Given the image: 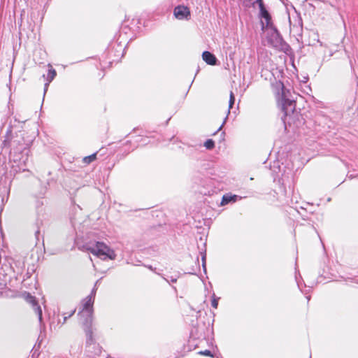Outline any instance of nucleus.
I'll return each instance as SVG.
<instances>
[{"label":"nucleus","mask_w":358,"mask_h":358,"mask_svg":"<svg viewBox=\"0 0 358 358\" xmlns=\"http://www.w3.org/2000/svg\"><path fill=\"white\" fill-rule=\"evenodd\" d=\"M3 141V149H9L10 157L15 164H13L12 169L15 173L26 171L25 163L28 160L27 146L22 137L21 131L13 134V128L8 127Z\"/></svg>","instance_id":"1"},{"label":"nucleus","mask_w":358,"mask_h":358,"mask_svg":"<svg viewBox=\"0 0 358 358\" xmlns=\"http://www.w3.org/2000/svg\"><path fill=\"white\" fill-rule=\"evenodd\" d=\"M274 92L278 96L280 103L283 115L281 117L285 124H290L289 119L294 115L296 108V101L291 91L287 89L283 83L280 80L275 81L271 84Z\"/></svg>","instance_id":"2"},{"label":"nucleus","mask_w":358,"mask_h":358,"mask_svg":"<svg viewBox=\"0 0 358 358\" xmlns=\"http://www.w3.org/2000/svg\"><path fill=\"white\" fill-rule=\"evenodd\" d=\"M83 250L89 251L92 254L102 258L113 260L116 257L115 251L103 242L87 243L83 245Z\"/></svg>","instance_id":"3"},{"label":"nucleus","mask_w":358,"mask_h":358,"mask_svg":"<svg viewBox=\"0 0 358 358\" xmlns=\"http://www.w3.org/2000/svg\"><path fill=\"white\" fill-rule=\"evenodd\" d=\"M94 298L87 296L81 301V309L78 313L80 317L84 329L92 328L93 320Z\"/></svg>","instance_id":"4"},{"label":"nucleus","mask_w":358,"mask_h":358,"mask_svg":"<svg viewBox=\"0 0 358 358\" xmlns=\"http://www.w3.org/2000/svg\"><path fill=\"white\" fill-rule=\"evenodd\" d=\"M267 27L270 29V31L267 34V40L271 45L282 50H285L289 48L288 44L284 41L280 33L273 24H271V25Z\"/></svg>","instance_id":"5"},{"label":"nucleus","mask_w":358,"mask_h":358,"mask_svg":"<svg viewBox=\"0 0 358 358\" xmlns=\"http://www.w3.org/2000/svg\"><path fill=\"white\" fill-rule=\"evenodd\" d=\"M125 45L122 42L117 41H112L107 48V55L111 64L114 62H118L124 56Z\"/></svg>","instance_id":"6"},{"label":"nucleus","mask_w":358,"mask_h":358,"mask_svg":"<svg viewBox=\"0 0 358 358\" xmlns=\"http://www.w3.org/2000/svg\"><path fill=\"white\" fill-rule=\"evenodd\" d=\"M26 300L28 303L31 304L34 312L36 313V314L38 316L40 324L41 325L42 322H43L42 310H41V306L38 305V303L36 301V297L31 295L29 293H27V296H26Z\"/></svg>","instance_id":"7"},{"label":"nucleus","mask_w":358,"mask_h":358,"mask_svg":"<svg viewBox=\"0 0 358 358\" xmlns=\"http://www.w3.org/2000/svg\"><path fill=\"white\" fill-rule=\"evenodd\" d=\"M175 17L178 20H188L190 17V10L185 6H178L173 11Z\"/></svg>","instance_id":"8"},{"label":"nucleus","mask_w":358,"mask_h":358,"mask_svg":"<svg viewBox=\"0 0 358 358\" xmlns=\"http://www.w3.org/2000/svg\"><path fill=\"white\" fill-rule=\"evenodd\" d=\"M132 138L134 139L127 141V145H132V148L130 150H129L128 152H129L130 151H133L135 148H138L140 145H145L150 142L148 137H144L141 135L135 136Z\"/></svg>","instance_id":"9"},{"label":"nucleus","mask_w":358,"mask_h":358,"mask_svg":"<svg viewBox=\"0 0 358 358\" xmlns=\"http://www.w3.org/2000/svg\"><path fill=\"white\" fill-rule=\"evenodd\" d=\"M202 58L209 65H215L217 62L216 57L209 51H204L202 53Z\"/></svg>","instance_id":"10"},{"label":"nucleus","mask_w":358,"mask_h":358,"mask_svg":"<svg viewBox=\"0 0 358 358\" xmlns=\"http://www.w3.org/2000/svg\"><path fill=\"white\" fill-rule=\"evenodd\" d=\"M260 15L262 18H264L266 20V26L268 27L271 25V24H273L271 22V17L268 11L266 9V8L260 9Z\"/></svg>","instance_id":"11"},{"label":"nucleus","mask_w":358,"mask_h":358,"mask_svg":"<svg viewBox=\"0 0 358 358\" xmlns=\"http://www.w3.org/2000/svg\"><path fill=\"white\" fill-rule=\"evenodd\" d=\"M237 197H238V196H236V195L225 194L222 196L221 205L224 206L226 204H228L229 203H230L231 201V198H237Z\"/></svg>","instance_id":"12"},{"label":"nucleus","mask_w":358,"mask_h":358,"mask_svg":"<svg viewBox=\"0 0 358 358\" xmlns=\"http://www.w3.org/2000/svg\"><path fill=\"white\" fill-rule=\"evenodd\" d=\"M55 76H56V71L54 69L50 68L48 70V72L47 74V80L48 81V83H50L55 78Z\"/></svg>","instance_id":"13"},{"label":"nucleus","mask_w":358,"mask_h":358,"mask_svg":"<svg viewBox=\"0 0 358 358\" xmlns=\"http://www.w3.org/2000/svg\"><path fill=\"white\" fill-rule=\"evenodd\" d=\"M96 153H93L89 156H87V157H85L83 158V162L85 163V164H90L91 162H92L95 159H96Z\"/></svg>","instance_id":"14"},{"label":"nucleus","mask_w":358,"mask_h":358,"mask_svg":"<svg viewBox=\"0 0 358 358\" xmlns=\"http://www.w3.org/2000/svg\"><path fill=\"white\" fill-rule=\"evenodd\" d=\"M204 146L206 147V148L207 150H212V149H213L215 148V142L212 139H208L204 143Z\"/></svg>","instance_id":"15"},{"label":"nucleus","mask_w":358,"mask_h":358,"mask_svg":"<svg viewBox=\"0 0 358 358\" xmlns=\"http://www.w3.org/2000/svg\"><path fill=\"white\" fill-rule=\"evenodd\" d=\"M234 102H235V96H234L233 92L231 91L230 96H229V101L228 113H230V109L233 107Z\"/></svg>","instance_id":"16"},{"label":"nucleus","mask_w":358,"mask_h":358,"mask_svg":"<svg viewBox=\"0 0 358 358\" xmlns=\"http://www.w3.org/2000/svg\"><path fill=\"white\" fill-rule=\"evenodd\" d=\"M99 280H98L96 281V282L94 283V287L92 288V289L91 290L90 294H89L90 296H92L94 299H95V296H96V291H97V289H98V284L99 283Z\"/></svg>","instance_id":"17"},{"label":"nucleus","mask_w":358,"mask_h":358,"mask_svg":"<svg viewBox=\"0 0 358 358\" xmlns=\"http://www.w3.org/2000/svg\"><path fill=\"white\" fill-rule=\"evenodd\" d=\"M220 298L219 297H216L215 296V294L213 293V296H212V301H211V306L214 308H217V306H218V301H219Z\"/></svg>","instance_id":"18"},{"label":"nucleus","mask_w":358,"mask_h":358,"mask_svg":"<svg viewBox=\"0 0 358 358\" xmlns=\"http://www.w3.org/2000/svg\"><path fill=\"white\" fill-rule=\"evenodd\" d=\"M198 354L201 355H205V356H208V357H213V354L209 350H205L199 351L198 352Z\"/></svg>","instance_id":"19"},{"label":"nucleus","mask_w":358,"mask_h":358,"mask_svg":"<svg viewBox=\"0 0 358 358\" xmlns=\"http://www.w3.org/2000/svg\"><path fill=\"white\" fill-rule=\"evenodd\" d=\"M255 3L258 4L259 10L265 8L263 0H256L252 3V6H255Z\"/></svg>","instance_id":"20"},{"label":"nucleus","mask_w":358,"mask_h":358,"mask_svg":"<svg viewBox=\"0 0 358 358\" xmlns=\"http://www.w3.org/2000/svg\"><path fill=\"white\" fill-rule=\"evenodd\" d=\"M347 177L350 179H353L358 177V171H354L352 173H348Z\"/></svg>","instance_id":"21"},{"label":"nucleus","mask_w":358,"mask_h":358,"mask_svg":"<svg viewBox=\"0 0 358 358\" xmlns=\"http://www.w3.org/2000/svg\"><path fill=\"white\" fill-rule=\"evenodd\" d=\"M201 261H202V267L203 269V271L206 272V253H204L201 257Z\"/></svg>","instance_id":"22"},{"label":"nucleus","mask_w":358,"mask_h":358,"mask_svg":"<svg viewBox=\"0 0 358 358\" xmlns=\"http://www.w3.org/2000/svg\"><path fill=\"white\" fill-rule=\"evenodd\" d=\"M163 278H164V279L167 282H176V281H177V278H176V277H173V276H171V277L170 278V279L166 278H164V277H163Z\"/></svg>","instance_id":"23"},{"label":"nucleus","mask_w":358,"mask_h":358,"mask_svg":"<svg viewBox=\"0 0 358 358\" xmlns=\"http://www.w3.org/2000/svg\"><path fill=\"white\" fill-rule=\"evenodd\" d=\"M75 312H76V309L73 310L70 313V314H69V315H67V316H66V315H65V314H64V322H66V320H67V318H69V317H71V316L75 313Z\"/></svg>","instance_id":"24"},{"label":"nucleus","mask_w":358,"mask_h":358,"mask_svg":"<svg viewBox=\"0 0 358 358\" xmlns=\"http://www.w3.org/2000/svg\"><path fill=\"white\" fill-rule=\"evenodd\" d=\"M145 266L147 267L150 271H152L155 272V273H157L156 268H154L152 266H151V265H145Z\"/></svg>","instance_id":"25"},{"label":"nucleus","mask_w":358,"mask_h":358,"mask_svg":"<svg viewBox=\"0 0 358 358\" xmlns=\"http://www.w3.org/2000/svg\"><path fill=\"white\" fill-rule=\"evenodd\" d=\"M227 119V116H226V117L224 118V121H223L222 124L220 125V127L217 129V130L214 133V134H216L217 132H218L219 131H220V130H221V129H222V127H223V125L224 124V123H225V122H226Z\"/></svg>","instance_id":"26"},{"label":"nucleus","mask_w":358,"mask_h":358,"mask_svg":"<svg viewBox=\"0 0 358 358\" xmlns=\"http://www.w3.org/2000/svg\"><path fill=\"white\" fill-rule=\"evenodd\" d=\"M296 282H297L298 287L300 289V290H301L303 293H304L305 294H306L307 293H306V292L303 291V289H301V285H300V282H299V281L298 280V278H297V277H296Z\"/></svg>","instance_id":"27"},{"label":"nucleus","mask_w":358,"mask_h":358,"mask_svg":"<svg viewBox=\"0 0 358 358\" xmlns=\"http://www.w3.org/2000/svg\"><path fill=\"white\" fill-rule=\"evenodd\" d=\"M252 0H243V3L245 4V6H248L252 3Z\"/></svg>","instance_id":"28"},{"label":"nucleus","mask_w":358,"mask_h":358,"mask_svg":"<svg viewBox=\"0 0 358 358\" xmlns=\"http://www.w3.org/2000/svg\"><path fill=\"white\" fill-rule=\"evenodd\" d=\"M40 234V231L38 229V230L36 231V233H35V235H36V238H38V234Z\"/></svg>","instance_id":"29"},{"label":"nucleus","mask_w":358,"mask_h":358,"mask_svg":"<svg viewBox=\"0 0 358 358\" xmlns=\"http://www.w3.org/2000/svg\"><path fill=\"white\" fill-rule=\"evenodd\" d=\"M48 85V83H45V89H44V93H45L46 90H47V87Z\"/></svg>","instance_id":"30"},{"label":"nucleus","mask_w":358,"mask_h":358,"mask_svg":"<svg viewBox=\"0 0 358 358\" xmlns=\"http://www.w3.org/2000/svg\"><path fill=\"white\" fill-rule=\"evenodd\" d=\"M237 200V198H231V201L232 202H236Z\"/></svg>","instance_id":"31"},{"label":"nucleus","mask_w":358,"mask_h":358,"mask_svg":"<svg viewBox=\"0 0 358 358\" xmlns=\"http://www.w3.org/2000/svg\"><path fill=\"white\" fill-rule=\"evenodd\" d=\"M306 299H307L308 301H310V295H307V296H306Z\"/></svg>","instance_id":"32"},{"label":"nucleus","mask_w":358,"mask_h":358,"mask_svg":"<svg viewBox=\"0 0 358 358\" xmlns=\"http://www.w3.org/2000/svg\"><path fill=\"white\" fill-rule=\"evenodd\" d=\"M262 29H264V22H262Z\"/></svg>","instance_id":"33"},{"label":"nucleus","mask_w":358,"mask_h":358,"mask_svg":"<svg viewBox=\"0 0 358 358\" xmlns=\"http://www.w3.org/2000/svg\"><path fill=\"white\" fill-rule=\"evenodd\" d=\"M22 268H20L17 273H20L22 272Z\"/></svg>","instance_id":"34"},{"label":"nucleus","mask_w":358,"mask_h":358,"mask_svg":"<svg viewBox=\"0 0 358 358\" xmlns=\"http://www.w3.org/2000/svg\"><path fill=\"white\" fill-rule=\"evenodd\" d=\"M188 273H189V274H196L195 272H192V271L188 272Z\"/></svg>","instance_id":"35"},{"label":"nucleus","mask_w":358,"mask_h":358,"mask_svg":"<svg viewBox=\"0 0 358 358\" xmlns=\"http://www.w3.org/2000/svg\"><path fill=\"white\" fill-rule=\"evenodd\" d=\"M350 64L351 65V67L352 68V61L351 60H350Z\"/></svg>","instance_id":"36"}]
</instances>
